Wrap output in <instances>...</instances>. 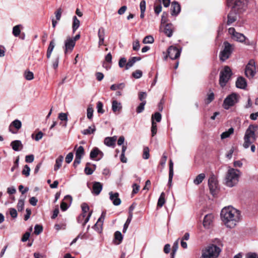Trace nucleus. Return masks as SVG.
I'll use <instances>...</instances> for the list:
<instances>
[{
  "mask_svg": "<svg viewBox=\"0 0 258 258\" xmlns=\"http://www.w3.org/2000/svg\"><path fill=\"white\" fill-rule=\"evenodd\" d=\"M221 217L224 224L227 227L232 228L239 221L240 213L239 211L237 209L231 207H228L222 210Z\"/></svg>",
  "mask_w": 258,
  "mask_h": 258,
  "instance_id": "f257e3e1",
  "label": "nucleus"
},
{
  "mask_svg": "<svg viewBox=\"0 0 258 258\" xmlns=\"http://www.w3.org/2000/svg\"><path fill=\"white\" fill-rule=\"evenodd\" d=\"M258 126L250 124L246 130L244 137V143L243 146L244 148H248L251 144L256 140L255 132L257 130Z\"/></svg>",
  "mask_w": 258,
  "mask_h": 258,
  "instance_id": "f03ea898",
  "label": "nucleus"
},
{
  "mask_svg": "<svg viewBox=\"0 0 258 258\" xmlns=\"http://www.w3.org/2000/svg\"><path fill=\"white\" fill-rule=\"evenodd\" d=\"M240 172L238 169L230 168L226 174L225 184L229 187H233L238 182Z\"/></svg>",
  "mask_w": 258,
  "mask_h": 258,
  "instance_id": "7ed1b4c3",
  "label": "nucleus"
},
{
  "mask_svg": "<svg viewBox=\"0 0 258 258\" xmlns=\"http://www.w3.org/2000/svg\"><path fill=\"white\" fill-rule=\"evenodd\" d=\"M221 249L214 244H211L202 251V255L200 258H217Z\"/></svg>",
  "mask_w": 258,
  "mask_h": 258,
  "instance_id": "20e7f679",
  "label": "nucleus"
},
{
  "mask_svg": "<svg viewBox=\"0 0 258 258\" xmlns=\"http://www.w3.org/2000/svg\"><path fill=\"white\" fill-rule=\"evenodd\" d=\"M80 38V35L79 34L75 37H67L64 41V53L67 54L71 53L74 49L76 41Z\"/></svg>",
  "mask_w": 258,
  "mask_h": 258,
  "instance_id": "39448f33",
  "label": "nucleus"
},
{
  "mask_svg": "<svg viewBox=\"0 0 258 258\" xmlns=\"http://www.w3.org/2000/svg\"><path fill=\"white\" fill-rule=\"evenodd\" d=\"M231 75L232 72L230 68L228 66H225L224 70L221 71L220 73L219 84L221 87L223 88L226 86Z\"/></svg>",
  "mask_w": 258,
  "mask_h": 258,
  "instance_id": "423d86ee",
  "label": "nucleus"
},
{
  "mask_svg": "<svg viewBox=\"0 0 258 258\" xmlns=\"http://www.w3.org/2000/svg\"><path fill=\"white\" fill-rule=\"evenodd\" d=\"M224 49L221 51L219 54V57L221 61H224L227 59L232 53L233 47L227 41L223 43Z\"/></svg>",
  "mask_w": 258,
  "mask_h": 258,
  "instance_id": "0eeeda50",
  "label": "nucleus"
},
{
  "mask_svg": "<svg viewBox=\"0 0 258 258\" xmlns=\"http://www.w3.org/2000/svg\"><path fill=\"white\" fill-rule=\"evenodd\" d=\"M238 101V95L233 93L228 95L224 99L223 107L225 109H228L231 106H233Z\"/></svg>",
  "mask_w": 258,
  "mask_h": 258,
  "instance_id": "6e6552de",
  "label": "nucleus"
},
{
  "mask_svg": "<svg viewBox=\"0 0 258 258\" xmlns=\"http://www.w3.org/2000/svg\"><path fill=\"white\" fill-rule=\"evenodd\" d=\"M256 74V68L253 59H250L245 67V75L249 79L252 78Z\"/></svg>",
  "mask_w": 258,
  "mask_h": 258,
  "instance_id": "1a4fd4ad",
  "label": "nucleus"
},
{
  "mask_svg": "<svg viewBox=\"0 0 258 258\" xmlns=\"http://www.w3.org/2000/svg\"><path fill=\"white\" fill-rule=\"evenodd\" d=\"M85 154L84 149L83 146H79L76 150L75 153V159L73 163L74 167H76L79 165L81 161V159Z\"/></svg>",
  "mask_w": 258,
  "mask_h": 258,
  "instance_id": "9d476101",
  "label": "nucleus"
},
{
  "mask_svg": "<svg viewBox=\"0 0 258 258\" xmlns=\"http://www.w3.org/2000/svg\"><path fill=\"white\" fill-rule=\"evenodd\" d=\"M181 49H178L176 47L170 46L167 50L168 55L171 59H175L178 58L180 55Z\"/></svg>",
  "mask_w": 258,
  "mask_h": 258,
  "instance_id": "9b49d317",
  "label": "nucleus"
},
{
  "mask_svg": "<svg viewBox=\"0 0 258 258\" xmlns=\"http://www.w3.org/2000/svg\"><path fill=\"white\" fill-rule=\"evenodd\" d=\"M208 185L210 192L212 195L215 194L218 188V182L216 176L214 175H211L208 180Z\"/></svg>",
  "mask_w": 258,
  "mask_h": 258,
  "instance_id": "f8f14e48",
  "label": "nucleus"
},
{
  "mask_svg": "<svg viewBox=\"0 0 258 258\" xmlns=\"http://www.w3.org/2000/svg\"><path fill=\"white\" fill-rule=\"evenodd\" d=\"M229 2H232L233 0H228ZM248 0H235L233 8L240 12L244 11L247 7Z\"/></svg>",
  "mask_w": 258,
  "mask_h": 258,
  "instance_id": "ddd939ff",
  "label": "nucleus"
},
{
  "mask_svg": "<svg viewBox=\"0 0 258 258\" xmlns=\"http://www.w3.org/2000/svg\"><path fill=\"white\" fill-rule=\"evenodd\" d=\"M105 216L106 212H102L101 216L99 217L96 223L93 226V228L100 233L102 232V225Z\"/></svg>",
  "mask_w": 258,
  "mask_h": 258,
  "instance_id": "4468645a",
  "label": "nucleus"
},
{
  "mask_svg": "<svg viewBox=\"0 0 258 258\" xmlns=\"http://www.w3.org/2000/svg\"><path fill=\"white\" fill-rule=\"evenodd\" d=\"M22 123L20 120L15 119L10 124L9 127V131L12 134H16L17 131L21 128Z\"/></svg>",
  "mask_w": 258,
  "mask_h": 258,
  "instance_id": "2eb2a0df",
  "label": "nucleus"
},
{
  "mask_svg": "<svg viewBox=\"0 0 258 258\" xmlns=\"http://www.w3.org/2000/svg\"><path fill=\"white\" fill-rule=\"evenodd\" d=\"M231 38L235 41L240 42H245L246 44L250 43L249 41L243 33H231Z\"/></svg>",
  "mask_w": 258,
  "mask_h": 258,
  "instance_id": "dca6fc26",
  "label": "nucleus"
},
{
  "mask_svg": "<svg viewBox=\"0 0 258 258\" xmlns=\"http://www.w3.org/2000/svg\"><path fill=\"white\" fill-rule=\"evenodd\" d=\"M109 195V199L114 206H118L121 204V200L119 198V194L118 192L113 193L112 191H110Z\"/></svg>",
  "mask_w": 258,
  "mask_h": 258,
  "instance_id": "f3484780",
  "label": "nucleus"
},
{
  "mask_svg": "<svg viewBox=\"0 0 258 258\" xmlns=\"http://www.w3.org/2000/svg\"><path fill=\"white\" fill-rule=\"evenodd\" d=\"M181 8L179 3L176 1L171 3V14L172 16H176L180 12Z\"/></svg>",
  "mask_w": 258,
  "mask_h": 258,
  "instance_id": "a211bd4d",
  "label": "nucleus"
},
{
  "mask_svg": "<svg viewBox=\"0 0 258 258\" xmlns=\"http://www.w3.org/2000/svg\"><path fill=\"white\" fill-rule=\"evenodd\" d=\"M102 189V185L99 182H94L93 184L92 192L96 195H98Z\"/></svg>",
  "mask_w": 258,
  "mask_h": 258,
  "instance_id": "6ab92c4d",
  "label": "nucleus"
},
{
  "mask_svg": "<svg viewBox=\"0 0 258 258\" xmlns=\"http://www.w3.org/2000/svg\"><path fill=\"white\" fill-rule=\"evenodd\" d=\"M236 86L238 88L244 89L247 86L246 80L242 77H238L236 82Z\"/></svg>",
  "mask_w": 258,
  "mask_h": 258,
  "instance_id": "aec40b11",
  "label": "nucleus"
},
{
  "mask_svg": "<svg viewBox=\"0 0 258 258\" xmlns=\"http://www.w3.org/2000/svg\"><path fill=\"white\" fill-rule=\"evenodd\" d=\"M11 146L15 151H19L23 148V145L20 140H15L11 143Z\"/></svg>",
  "mask_w": 258,
  "mask_h": 258,
  "instance_id": "412c9836",
  "label": "nucleus"
},
{
  "mask_svg": "<svg viewBox=\"0 0 258 258\" xmlns=\"http://www.w3.org/2000/svg\"><path fill=\"white\" fill-rule=\"evenodd\" d=\"M213 216L212 214L206 215L204 219L203 225L206 228H208L213 221Z\"/></svg>",
  "mask_w": 258,
  "mask_h": 258,
  "instance_id": "4be33fe9",
  "label": "nucleus"
},
{
  "mask_svg": "<svg viewBox=\"0 0 258 258\" xmlns=\"http://www.w3.org/2000/svg\"><path fill=\"white\" fill-rule=\"evenodd\" d=\"M173 163L171 160L169 162V179L168 185L170 187L172 186V180L173 176Z\"/></svg>",
  "mask_w": 258,
  "mask_h": 258,
  "instance_id": "5701e85b",
  "label": "nucleus"
},
{
  "mask_svg": "<svg viewBox=\"0 0 258 258\" xmlns=\"http://www.w3.org/2000/svg\"><path fill=\"white\" fill-rule=\"evenodd\" d=\"M112 110L114 113H116L117 112H120L122 108V105L121 103L118 102L116 100H113L112 102Z\"/></svg>",
  "mask_w": 258,
  "mask_h": 258,
  "instance_id": "b1692460",
  "label": "nucleus"
},
{
  "mask_svg": "<svg viewBox=\"0 0 258 258\" xmlns=\"http://www.w3.org/2000/svg\"><path fill=\"white\" fill-rule=\"evenodd\" d=\"M116 139L117 137L116 136L112 137H107L104 139V144L108 147L113 146L115 145V142L116 140Z\"/></svg>",
  "mask_w": 258,
  "mask_h": 258,
  "instance_id": "393cba45",
  "label": "nucleus"
},
{
  "mask_svg": "<svg viewBox=\"0 0 258 258\" xmlns=\"http://www.w3.org/2000/svg\"><path fill=\"white\" fill-rule=\"evenodd\" d=\"M141 59V57H133L131 59H130L128 62L126 63L125 65V69L128 70L131 67H132L134 63L138 60Z\"/></svg>",
  "mask_w": 258,
  "mask_h": 258,
  "instance_id": "a878e982",
  "label": "nucleus"
},
{
  "mask_svg": "<svg viewBox=\"0 0 258 258\" xmlns=\"http://www.w3.org/2000/svg\"><path fill=\"white\" fill-rule=\"evenodd\" d=\"M63 160V157L60 155L55 160V164L54 166V170L57 171L61 166L62 162Z\"/></svg>",
  "mask_w": 258,
  "mask_h": 258,
  "instance_id": "bb28decb",
  "label": "nucleus"
},
{
  "mask_svg": "<svg viewBox=\"0 0 258 258\" xmlns=\"http://www.w3.org/2000/svg\"><path fill=\"white\" fill-rule=\"evenodd\" d=\"M236 14L234 12H230L228 15L227 25H229L236 20Z\"/></svg>",
  "mask_w": 258,
  "mask_h": 258,
  "instance_id": "cd10ccee",
  "label": "nucleus"
},
{
  "mask_svg": "<svg viewBox=\"0 0 258 258\" xmlns=\"http://www.w3.org/2000/svg\"><path fill=\"white\" fill-rule=\"evenodd\" d=\"M133 212H129V215L128 216V218L123 225V230H122L123 233L126 232V231L128 228V227L132 221V219L133 218Z\"/></svg>",
  "mask_w": 258,
  "mask_h": 258,
  "instance_id": "c85d7f7f",
  "label": "nucleus"
},
{
  "mask_svg": "<svg viewBox=\"0 0 258 258\" xmlns=\"http://www.w3.org/2000/svg\"><path fill=\"white\" fill-rule=\"evenodd\" d=\"M55 46V42L54 40H52L50 41L49 45L48 46L47 53H46V56L47 58H49L51 56V53L54 48Z\"/></svg>",
  "mask_w": 258,
  "mask_h": 258,
  "instance_id": "c756f323",
  "label": "nucleus"
},
{
  "mask_svg": "<svg viewBox=\"0 0 258 258\" xmlns=\"http://www.w3.org/2000/svg\"><path fill=\"white\" fill-rule=\"evenodd\" d=\"M214 93L210 90L207 95V97L205 100V103L206 104H210L214 99Z\"/></svg>",
  "mask_w": 258,
  "mask_h": 258,
  "instance_id": "7c9ffc66",
  "label": "nucleus"
},
{
  "mask_svg": "<svg viewBox=\"0 0 258 258\" xmlns=\"http://www.w3.org/2000/svg\"><path fill=\"white\" fill-rule=\"evenodd\" d=\"M99 154H102V152L99 150L97 148H93L90 154V157L91 159H93L97 157V156L99 155Z\"/></svg>",
  "mask_w": 258,
  "mask_h": 258,
  "instance_id": "2f4dec72",
  "label": "nucleus"
},
{
  "mask_svg": "<svg viewBox=\"0 0 258 258\" xmlns=\"http://www.w3.org/2000/svg\"><path fill=\"white\" fill-rule=\"evenodd\" d=\"M96 131V127L94 125L89 126L88 128L85 129L82 131V133L83 135H90L91 134H93Z\"/></svg>",
  "mask_w": 258,
  "mask_h": 258,
  "instance_id": "473e14b6",
  "label": "nucleus"
},
{
  "mask_svg": "<svg viewBox=\"0 0 258 258\" xmlns=\"http://www.w3.org/2000/svg\"><path fill=\"white\" fill-rule=\"evenodd\" d=\"M205 177L204 173H201L199 174L196 178L194 180V183L196 185L200 184Z\"/></svg>",
  "mask_w": 258,
  "mask_h": 258,
  "instance_id": "72a5a7b5",
  "label": "nucleus"
},
{
  "mask_svg": "<svg viewBox=\"0 0 258 258\" xmlns=\"http://www.w3.org/2000/svg\"><path fill=\"white\" fill-rule=\"evenodd\" d=\"M73 22L72 28L74 32L76 31L80 26V21L78 19L76 16H74L73 18Z\"/></svg>",
  "mask_w": 258,
  "mask_h": 258,
  "instance_id": "f704fd0d",
  "label": "nucleus"
},
{
  "mask_svg": "<svg viewBox=\"0 0 258 258\" xmlns=\"http://www.w3.org/2000/svg\"><path fill=\"white\" fill-rule=\"evenodd\" d=\"M165 194H164V192H162L161 194L160 197L158 199V203H157V206L161 208L163 206V205L165 204Z\"/></svg>",
  "mask_w": 258,
  "mask_h": 258,
  "instance_id": "c9c22d12",
  "label": "nucleus"
},
{
  "mask_svg": "<svg viewBox=\"0 0 258 258\" xmlns=\"http://www.w3.org/2000/svg\"><path fill=\"white\" fill-rule=\"evenodd\" d=\"M234 132V129L232 127L230 128L227 131L223 132L221 135V138L222 139H226L230 136V135L232 134Z\"/></svg>",
  "mask_w": 258,
  "mask_h": 258,
  "instance_id": "e433bc0d",
  "label": "nucleus"
},
{
  "mask_svg": "<svg viewBox=\"0 0 258 258\" xmlns=\"http://www.w3.org/2000/svg\"><path fill=\"white\" fill-rule=\"evenodd\" d=\"M24 202L25 198H21L19 200L17 206L18 211H22L24 209Z\"/></svg>",
  "mask_w": 258,
  "mask_h": 258,
  "instance_id": "4c0bfd02",
  "label": "nucleus"
},
{
  "mask_svg": "<svg viewBox=\"0 0 258 258\" xmlns=\"http://www.w3.org/2000/svg\"><path fill=\"white\" fill-rule=\"evenodd\" d=\"M125 87V84L123 83H119L118 84H113L110 87V89L111 90L115 91L117 89H122Z\"/></svg>",
  "mask_w": 258,
  "mask_h": 258,
  "instance_id": "58836bf2",
  "label": "nucleus"
},
{
  "mask_svg": "<svg viewBox=\"0 0 258 258\" xmlns=\"http://www.w3.org/2000/svg\"><path fill=\"white\" fill-rule=\"evenodd\" d=\"M114 238L116 240H118L117 244L121 243L123 237L120 232L117 231L114 233Z\"/></svg>",
  "mask_w": 258,
  "mask_h": 258,
  "instance_id": "ea45409f",
  "label": "nucleus"
},
{
  "mask_svg": "<svg viewBox=\"0 0 258 258\" xmlns=\"http://www.w3.org/2000/svg\"><path fill=\"white\" fill-rule=\"evenodd\" d=\"M164 27V32H173L174 28L171 24H167L163 26Z\"/></svg>",
  "mask_w": 258,
  "mask_h": 258,
  "instance_id": "a19ab883",
  "label": "nucleus"
},
{
  "mask_svg": "<svg viewBox=\"0 0 258 258\" xmlns=\"http://www.w3.org/2000/svg\"><path fill=\"white\" fill-rule=\"evenodd\" d=\"M154 42V38L151 35H148L146 36L143 41L144 44L152 43Z\"/></svg>",
  "mask_w": 258,
  "mask_h": 258,
  "instance_id": "79ce46f5",
  "label": "nucleus"
},
{
  "mask_svg": "<svg viewBox=\"0 0 258 258\" xmlns=\"http://www.w3.org/2000/svg\"><path fill=\"white\" fill-rule=\"evenodd\" d=\"M103 104L101 101H98L97 103V112L99 113L103 114L104 112V110L103 109Z\"/></svg>",
  "mask_w": 258,
  "mask_h": 258,
  "instance_id": "37998d69",
  "label": "nucleus"
},
{
  "mask_svg": "<svg viewBox=\"0 0 258 258\" xmlns=\"http://www.w3.org/2000/svg\"><path fill=\"white\" fill-rule=\"evenodd\" d=\"M146 103V101H143L138 106L136 109V111L138 113H141L144 110V106Z\"/></svg>",
  "mask_w": 258,
  "mask_h": 258,
  "instance_id": "c03bdc74",
  "label": "nucleus"
},
{
  "mask_svg": "<svg viewBox=\"0 0 258 258\" xmlns=\"http://www.w3.org/2000/svg\"><path fill=\"white\" fill-rule=\"evenodd\" d=\"M24 76L25 79L27 80H31L34 78L33 73L30 71H26Z\"/></svg>",
  "mask_w": 258,
  "mask_h": 258,
  "instance_id": "a18cd8bd",
  "label": "nucleus"
},
{
  "mask_svg": "<svg viewBox=\"0 0 258 258\" xmlns=\"http://www.w3.org/2000/svg\"><path fill=\"white\" fill-rule=\"evenodd\" d=\"M30 168L27 165H25L24 167V168L22 170V174L25 175L26 177H28L30 175Z\"/></svg>",
  "mask_w": 258,
  "mask_h": 258,
  "instance_id": "49530a36",
  "label": "nucleus"
},
{
  "mask_svg": "<svg viewBox=\"0 0 258 258\" xmlns=\"http://www.w3.org/2000/svg\"><path fill=\"white\" fill-rule=\"evenodd\" d=\"M43 230V228L41 225H36L34 227V233L36 235H39L40 233L42 232Z\"/></svg>",
  "mask_w": 258,
  "mask_h": 258,
  "instance_id": "de8ad7c7",
  "label": "nucleus"
},
{
  "mask_svg": "<svg viewBox=\"0 0 258 258\" xmlns=\"http://www.w3.org/2000/svg\"><path fill=\"white\" fill-rule=\"evenodd\" d=\"M81 208L83 212L82 214H85L87 212H88L89 210V207L88 204L86 203H83L81 205Z\"/></svg>",
  "mask_w": 258,
  "mask_h": 258,
  "instance_id": "09e8293b",
  "label": "nucleus"
},
{
  "mask_svg": "<svg viewBox=\"0 0 258 258\" xmlns=\"http://www.w3.org/2000/svg\"><path fill=\"white\" fill-rule=\"evenodd\" d=\"M151 132L152 136H155L157 133V124L153 120L152 121Z\"/></svg>",
  "mask_w": 258,
  "mask_h": 258,
  "instance_id": "8fccbe9b",
  "label": "nucleus"
},
{
  "mask_svg": "<svg viewBox=\"0 0 258 258\" xmlns=\"http://www.w3.org/2000/svg\"><path fill=\"white\" fill-rule=\"evenodd\" d=\"M149 157H150L149 149L148 147H145L144 148L143 157L145 159H149Z\"/></svg>",
  "mask_w": 258,
  "mask_h": 258,
  "instance_id": "3c124183",
  "label": "nucleus"
},
{
  "mask_svg": "<svg viewBox=\"0 0 258 258\" xmlns=\"http://www.w3.org/2000/svg\"><path fill=\"white\" fill-rule=\"evenodd\" d=\"M98 37L99 38V43H98L99 46L100 47V46H101L102 45H106L104 43V33H98Z\"/></svg>",
  "mask_w": 258,
  "mask_h": 258,
  "instance_id": "603ef678",
  "label": "nucleus"
},
{
  "mask_svg": "<svg viewBox=\"0 0 258 258\" xmlns=\"http://www.w3.org/2000/svg\"><path fill=\"white\" fill-rule=\"evenodd\" d=\"M74 157V154L72 152L69 153L65 158V161L67 163H70L73 160Z\"/></svg>",
  "mask_w": 258,
  "mask_h": 258,
  "instance_id": "864d4df0",
  "label": "nucleus"
},
{
  "mask_svg": "<svg viewBox=\"0 0 258 258\" xmlns=\"http://www.w3.org/2000/svg\"><path fill=\"white\" fill-rule=\"evenodd\" d=\"M132 76L136 79H139L142 76V72L140 70H136L133 73Z\"/></svg>",
  "mask_w": 258,
  "mask_h": 258,
  "instance_id": "5fc2aeb1",
  "label": "nucleus"
},
{
  "mask_svg": "<svg viewBox=\"0 0 258 258\" xmlns=\"http://www.w3.org/2000/svg\"><path fill=\"white\" fill-rule=\"evenodd\" d=\"M9 212H10V214L11 215V216L15 219V218H16L17 217V216H18V213H17V212L16 211V210L14 208H10L9 209Z\"/></svg>",
  "mask_w": 258,
  "mask_h": 258,
  "instance_id": "6e6d98bb",
  "label": "nucleus"
},
{
  "mask_svg": "<svg viewBox=\"0 0 258 258\" xmlns=\"http://www.w3.org/2000/svg\"><path fill=\"white\" fill-rule=\"evenodd\" d=\"M155 119L157 122H160L161 120V114L159 112H156L154 115L152 116V121Z\"/></svg>",
  "mask_w": 258,
  "mask_h": 258,
  "instance_id": "4d7b16f0",
  "label": "nucleus"
},
{
  "mask_svg": "<svg viewBox=\"0 0 258 258\" xmlns=\"http://www.w3.org/2000/svg\"><path fill=\"white\" fill-rule=\"evenodd\" d=\"M147 97V93L145 92H141L139 94V98L140 101L143 102V101H146L145 99Z\"/></svg>",
  "mask_w": 258,
  "mask_h": 258,
  "instance_id": "13d9d810",
  "label": "nucleus"
},
{
  "mask_svg": "<svg viewBox=\"0 0 258 258\" xmlns=\"http://www.w3.org/2000/svg\"><path fill=\"white\" fill-rule=\"evenodd\" d=\"M126 63L127 62H126V60L125 58L122 57L119 60V62H118L119 67L121 68L124 67V66L125 67Z\"/></svg>",
  "mask_w": 258,
  "mask_h": 258,
  "instance_id": "bf43d9fd",
  "label": "nucleus"
},
{
  "mask_svg": "<svg viewBox=\"0 0 258 258\" xmlns=\"http://www.w3.org/2000/svg\"><path fill=\"white\" fill-rule=\"evenodd\" d=\"M34 160V156L32 154L27 155L25 157V161L27 163H32L33 162Z\"/></svg>",
  "mask_w": 258,
  "mask_h": 258,
  "instance_id": "052dcab7",
  "label": "nucleus"
},
{
  "mask_svg": "<svg viewBox=\"0 0 258 258\" xmlns=\"http://www.w3.org/2000/svg\"><path fill=\"white\" fill-rule=\"evenodd\" d=\"M93 109L92 107H88L87 108V116L89 119H92L93 115Z\"/></svg>",
  "mask_w": 258,
  "mask_h": 258,
  "instance_id": "680f3d73",
  "label": "nucleus"
},
{
  "mask_svg": "<svg viewBox=\"0 0 258 258\" xmlns=\"http://www.w3.org/2000/svg\"><path fill=\"white\" fill-rule=\"evenodd\" d=\"M58 118L62 121H67L68 120V116L67 113H60L58 114Z\"/></svg>",
  "mask_w": 258,
  "mask_h": 258,
  "instance_id": "e2e57ef3",
  "label": "nucleus"
},
{
  "mask_svg": "<svg viewBox=\"0 0 258 258\" xmlns=\"http://www.w3.org/2000/svg\"><path fill=\"white\" fill-rule=\"evenodd\" d=\"M140 43L138 40H136L133 43V49L134 50L137 51L140 49Z\"/></svg>",
  "mask_w": 258,
  "mask_h": 258,
  "instance_id": "0e129e2a",
  "label": "nucleus"
},
{
  "mask_svg": "<svg viewBox=\"0 0 258 258\" xmlns=\"http://www.w3.org/2000/svg\"><path fill=\"white\" fill-rule=\"evenodd\" d=\"M132 187L133 188L132 191V194L134 195L137 194L140 189V186L136 183H134L132 185Z\"/></svg>",
  "mask_w": 258,
  "mask_h": 258,
  "instance_id": "69168bd1",
  "label": "nucleus"
},
{
  "mask_svg": "<svg viewBox=\"0 0 258 258\" xmlns=\"http://www.w3.org/2000/svg\"><path fill=\"white\" fill-rule=\"evenodd\" d=\"M62 10L61 8L58 9L55 12V17L57 20H59L61 18V14H62Z\"/></svg>",
  "mask_w": 258,
  "mask_h": 258,
  "instance_id": "338daca9",
  "label": "nucleus"
},
{
  "mask_svg": "<svg viewBox=\"0 0 258 258\" xmlns=\"http://www.w3.org/2000/svg\"><path fill=\"white\" fill-rule=\"evenodd\" d=\"M23 30V26L22 25H18L14 27L12 32H21Z\"/></svg>",
  "mask_w": 258,
  "mask_h": 258,
  "instance_id": "774afa93",
  "label": "nucleus"
}]
</instances>
